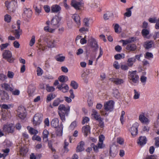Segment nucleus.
I'll use <instances>...</instances> for the list:
<instances>
[{
	"instance_id": "obj_1",
	"label": "nucleus",
	"mask_w": 159,
	"mask_h": 159,
	"mask_svg": "<svg viewBox=\"0 0 159 159\" xmlns=\"http://www.w3.org/2000/svg\"><path fill=\"white\" fill-rule=\"evenodd\" d=\"M70 107L69 106H65L64 104L60 105L58 107V114L60 119L62 122L66 120V116H67L70 111Z\"/></svg>"
},
{
	"instance_id": "obj_2",
	"label": "nucleus",
	"mask_w": 159,
	"mask_h": 159,
	"mask_svg": "<svg viewBox=\"0 0 159 159\" xmlns=\"http://www.w3.org/2000/svg\"><path fill=\"white\" fill-rule=\"evenodd\" d=\"M114 102L112 101H109L105 103L104 105V110L106 111V112L103 111H101L100 113L102 115L104 116H107L108 114L107 111H111L113 110L114 107Z\"/></svg>"
},
{
	"instance_id": "obj_3",
	"label": "nucleus",
	"mask_w": 159,
	"mask_h": 159,
	"mask_svg": "<svg viewBox=\"0 0 159 159\" xmlns=\"http://www.w3.org/2000/svg\"><path fill=\"white\" fill-rule=\"evenodd\" d=\"M128 78L130 83L137 84L139 81V76L137 74L136 70L129 71L128 74Z\"/></svg>"
},
{
	"instance_id": "obj_4",
	"label": "nucleus",
	"mask_w": 159,
	"mask_h": 159,
	"mask_svg": "<svg viewBox=\"0 0 159 159\" xmlns=\"http://www.w3.org/2000/svg\"><path fill=\"white\" fill-rule=\"evenodd\" d=\"M43 40L48 48H52L56 47V42L51 37H45L43 39Z\"/></svg>"
},
{
	"instance_id": "obj_5",
	"label": "nucleus",
	"mask_w": 159,
	"mask_h": 159,
	"mask_svg": "<svg viewBox=\"0 0 159 159\" xmlns=\"http://www.w3.org/2000/svg\"><path fill=\"white\" fill-rule=\"evenodd\" d=\"M20 21L19 20L17 21L16 24H15L12 26L13 29L17 27V30H13L11 31L14 34L16 39H19L20 35L21 34V30H20Z\"/></svg>"
},
{
	"instance_id": "obj_6",
	"label": "nucleus",
	"mask_w": 159,
	"mask_h": 159,
	"mask_svg": "<svg viewBox=\"0 0 159 159\" xmlns=\"http://www.w3.org/2000/svg\"><path fill=\"white\" fill-rule=\"evenodd\" d=\"M2 56L3 58L10 63L13 62L15 60V59L12 57L11 52L8 50H5L2 54Z\"/></svg>"
},
{
	"instance_id": "obj_7",
	"label": "nucleus",
	"mask_w": 159,
	"mask_h": 159,
	"mask_svg": "<svg viewBox=\"0 0 159 159\" xmlns=\"http://www.w3.org/2000/svg\"><path fill=\"white\" fill-rule=\"evenodd\" d=\"M43 115L40 113H37L34 116L33 119V124L34 126L39 125L42 120Z\"/></svg>"
},
{
	"instance_id": "obj_8",
	"label": "nucleus",
	"mask_w": 159,
	"mask_h": 159,
	"mask_svg": "<svg viewBox=\"0 0 159 159\" xmlns=\"http://www.w3.org/2000/svg\"><path fill=\"white\" fill-rule=\"evenodd\" d=\"M14 127L12 124H7L3 127V132L6 133H12L14 131Z\"/></svg>"
},
{
	"instance_id": "obj_9",
	"label": "nucleus",
	"mask_w": 159,
	"mask_h": 159,
	"mask_svg": "<svg viewBox=\"0 0 159 159\" xmlns=\"http://www.w3.org/2000/svg\"><path fill=\"white\" fill-rule=\"evenodd\" d=\"M17 115L20 119H24L26 116V111L24 107H20L17 110Z\"/></svg>"
},
{
	"instance_id": "obj_10",
	"label": "nucleus",
	"mask_w": 159,
	"mask_h": 159,
	"mask_svg": "<svg viewBox=\"0 0 159 159\" xmlns=\"http://www.w3.org/2000/svg\"><path fill=\"white\" fill-rule=\"evenodd\" d=\"M139 120L141 122L145 124H148L149 122V120L148 118L145 116V113L141 112L139 117Z\"/></svg>"
},
{
	"instance_id": "obj_11",
	"label": "nucleus",
	"mask_w": 159,
	"mask_h": 159,
	"mask_svg": "<svg viewBox=\"0 0 159 159\" xmlns=\"http://www.w3.org/2000/svg\"><path fill=\"white\" fill-rule=\"evenodd\" d=\"M61 18L58 16H55L51 21V26L52 27L56 28L57 29L58 27V24L61 20Z\"/></svg>"
},
{
	"instance_id": "obj_12",
	"label": "nucleus",
	"mask_w": 159,
	"mask_h": 159,
	"mask_svg": "<svg viewBox=\"0 0 159 159\" xmlns=\"http://www.w3.org/2000/svg\"><path fill=\"white\" fill-rule=\"evenodd\" d=\"M5 6L7 9L10 11H13L15 9L16 3L15 2H11L9 3L8 1H6L5 3Z\"/></svg>"
},
{
	"instance_id": "obj_13",
	"label": "nucleus",
	"mask_w": 159,
	"mask_h": 159,
	"mask_svg": "<svg viewBox=\"0 0 159 159\" xmlns=\"http://www.w3.org/2000/svg\"><path fill=\"white\" fill-rule=\"evenodd\" d=\"M139 126V124L137 122L135 123L131 128L130 132L133 136L136 135L138 133V128Z\"/></svg>"
},
{
	"instance_id": "obj_14",
	"label": "nucleus",
	"mask_w": 159,
	"mask_h": 159,
	"mask_svg": "<svg viewBox=\"0 0 159 159\" xmlns=\"http://www.w3.org/2000/svg\"><path fill=\"white\" fill-rule=\"evenodd\" d=\"M109 80L115 84L117 85H121L124 84L125 82L124 79L119 78H110Z\"/></svg>"
},
{
	"instance_id": "obj_15",
	"label": "nucleus",
	"mask_w": 159,
	"mask_h": 159,
	"mask_svg": "<svg viewBox=\"0 0 159 159\" xmlns=\"http://www.w3.org/2000/svg\"><path fill=\"white\" fill-rule=\"evenodd\" d=\"M82 3V2L80 1L72 0L71 2V4L75 9L79 10Z\"/></svg>"
},
{
	"instance_id": "obj_16",
	"label": "nucleus",
	"mask_w": 159,
	"mask_h": 159,
	"mask_svg": "<svg viewBox=\"0 0 159 159\" xmlns=\"http://www.w3.org/2000/svg\"><path fill=\"white\" fill-rule=\"evenodd\" d=\"M59 90H61L63 93L67 92L69 89V87L66 84H62L57 86Z\"/></svg>"
},
{
	"instance_id": "obj_17",
	"label": "nucleus",
	"mask_w": 159,
	"mask_h": 159,
	"mask_svg": "<svg viewBox=\"0 0 159 159\" xmlns=\"http://www.w3.org/2000/svg\"><path fill=\"white\" fill-rule=\"evenodd\" d=\"M91 116L92 118L95 119L97 120L101 118L100 115L95 109L92 110Z\"/></svg>"
},
{
	"instance_id": "obj_18",
	"label": "nucleus",
	"mask_w": 159,
	"mask_h": 159,
	"mask_svg": "<svg viewBox=\"0 0 159 159\" xmlns=\"http://www.w3.org/2000/svg\"><path fill=\"white\" fill-rule=\"evenodd\" d=\"M61 9V7L57 5H54L51 7V11L52 13H57Z\"/></svg>"
},
{
	"instance_id": "obj_19",
	"label": "nucleus",
	"mask_w": 159,
	"mask_h": 159,
	"mask_svg": "<svg viewBox=\"0 0 159 159\" xmlns=\"http://www.w3.org/2000/svg\"><path fill=\"white\" fill-rule=\"evenodd\" d=\"M154 43L152 40L147 41L144 42L143 46L146 49H149L152 47Z\"/></svg>"
},
{
	"instance_id": "obj_20",
	"label": "nucleus",
	"mask_w": 159,
	"mask_h": 159,
	"mask_svg": "<svg viewBox=\"0 0 159 159\" xmlns=\"http://www.w3.org/2000/svg\"><path fill=\"white\" fill-rule=\"evenodd\" d=\"M72 18L77 25L79 26L80 25V17L79 15L74 14L72 16Z\"/></svg>"
},
{
	"instance_id": "obj_21",
	"label": "nucleus",
	"mask_w": 159,
	"mask_h": 159,
	"mask_svg": "<svg viewBox=\"0 0 159 159\" xmlns=\"http://www.w3.org/2000/svg\"><path fill=\"white\" fill-rule=\"evenodd\" d=\"M104 145L103 142H99L98 144V145L94 146L93 143L92 144L91 146L93 147V150L94 151H97L98 148H102L104 147Z\"/></svg>"
},
{
	"instance_id": "obj_22",
	"label": "nucleus",
	"mask_w": 159,
	"mask_h": 159,
	"mask_svg": "<svg viewBox=\"0 0 159 159\" xmlns=\"http://www.w3.org/2000/svg\"><path fill=\"white\" fill-rule=\"evenodd\" d=\"M126 48L129 51H134L136 49L137 47L134 44H129L127 45Z\"/></svg>"
},
{
	"instance_id": "obj_23",
	"label": "nucleus",
	"mask_w": 159,
	"mask_h": 159,
	"mask_svg": "<svg viewBox=\"0 0 159 159\" xmlns=\"http://www.w3.org/2000/svg\"><path fill=\"white\" fill-rule=\"evenodd\" d=\"M56 29V28L52 27V26L50 27H49V26L47 25L44 26L43 28V30L45 32H49L51 33L54 32Z\"/></svg>"
},
{
	"instance_id": "obj_24",
	"label": "nucleus",
	"mask_w": 159,
	"mask_h": 159,
	"mask_svg": "<svg viewBox=\"0 0 159 159\" xmlns=\"http://www.w3.org/2000/svg\"><path fill=\"white\" fill-rule=\"evenodd\" d=\"M134 37H131L126 40H121L120 41V42H122L123 46H124L129 44H130V43L134 42Z\"/></svg>"
},
{
	"instance_id": "obj_25",
	"label": "nucleus",
	"mask_w": 159,
	"mask_h": 159,
	"mask_svg": "<svg viewBox=\"0 0 159 159\" xmlns=\"http://www.w3.org/2000/svg\"><path fill=\"white\" fill-rule=\"evenodd\" d=\"M90 40V45L91 47L93 48L94 50L98 49V45L95 39L93 38H92Z\"/></svg>"
},
{
	"instance_id": "obj_26",
	"label": "nucleus",
	"mask_w": 159,
	"mask_h": 159,
	"mask_svg": "<svg viewBox=\"0 0 159 159\" xmlns=\"http://www.w3.org/2000/svg\"><path fill=\"white\" fill-rule=\"evenodd\" d=\"M146 142L147 139L145 136H141L139 138L138 143L140 145L142 146L145 144Z\"/></svg>"
},
{
	"instance_id": "obj_27",
	"label": "nucleus",
	"mask_w": 159,
	"mask_h": 159,
	"mask_svg": "<svg viewBox=\"0 0 159 159\" xmlns=\"http://www.w3.org/2000/svg\"><path fill=\"white\" fill-rule=\"evenodd\" d=\"M82 131L84 135L87 136L88 134L90 133L89 126L88 125H86L84 126L82 128Z\"/></svg>"
},
{
	"instance_id": "obj_28",
	"label": "nucleus",
	"mask_w": 159,
	"mask_h": 159,
	"mask_svg": "<svg viewBox=\"0 0 159 159\" xmlns=\"http://www.w3.org/2000/svg\"><path fill=\"white\" fill-rule=\"evenodd\" d=\"M136 61V60L135 57L129 58L127 61V64L129 67H132Z\"/></svg>"
},
{
	"instance_id": "obj_29",
	"label": "nucleus",
	"mask_w": 159,
	"mask_h": 159,
	"mask_svg": "<svg viewBox=\"0 0 159 159\" xmlns=\"http://www.w3.org/2000/svg\"><path fill=\"white\" fill-rule=\"evenodd\" d=\"M2 94V95L1 96V98L2 100L5 101L9 99V97L7 93L0 90V95Z\"/></svg>"
},
{
	"instance_id": "obj_30",
	"label": "nucleus",
	"mask_w": 159,
	"mask_h": 159,
	"mask_svg": "<svg viewBox=\"0 0 159 159\" xmlns=\"http://www.w3.org/2000/svg\"><path fill=\"white\" fill-rule=\"evenodd\" d=\"M28 151V149L26 147L24 146L23 147H22L20 149V154L22 156H24L27 153Z\"/></svg>"
},
{
	"instance_id": "obj_31",
	"label": "nucleus",
	"mask_w": 159,
	"mask_h": 159,
	"mask_svg": "<svg viewBox=\"0 0 159 159\" xmlns=\"http://www.w3.org/2000/svg\"><path fill=\"white\" fill-rule=\"evenodd\" d=\"M84 142L83 141H81L79 145L77 146L76 148L77 152H80L84 150Z\"/></svg>"
},
{
	"instance_id": "obj_32",
	"label": "nucleus",
	"mask_w": 159,
	"mask_h": 159,
	"mask_svg": "<svg viewBox=\"0 0 159 159\" xmlns=\"http://www.w3.org/2000/svg\"><path fill=\"white\" fill-rule=\"evenodd\" d=\"M63 127L62 124H61L58 127L56 132L57 136H61L62 135Z\"/></svg>"
},
{
	"instance_id": "obj_33",
	"label": "nucleus",
	"mask_w": 159,
	"mask_h": 159,
	"mask_svg": "<svg viewBox=\"0 0 159 159\" xmlns=\"http://www.w3.org/2000/svg\"><path fill=\"white\" fill-rule=\"evenodd\" d=\"M24 13L28 17L31 16L32 13V10L30 8H24Z\"/></svg>"
},
{
	"instance_id": "obj_34",
	"label": "nucleus",
	"mask_w": 159,
	"mask_h": 159,
	"mask_svg": "<svg viewBox=\"0 0 159 159\" xmlns=\"http://www.w3.org/2000/svg\"><path fill=\"white\" fill-rule=\"evenodd\" d=\"M58 119L57 118H55L52 120L51 125L52 127L56 128L58 126Z\"/></svg>"
},
{
	"instance_id": "obj_35",
	"label": "nucleus",
	"mask_w": 159,
	"mask_h": 159,
	"mask_svg": "<svg viewBox=\"0 0 159 159\" xmlns=\"http://www.w3.org/2000/svg\"><path fill=\"white\" fill-rule=\"evenodd\" d=\"M1 87L7 91H12L13 88L10 87V85L4 83L1 84Z\"/></svg>"
},
{
	"instance_id": "obj_36",
	"label": "nucleus",
	"mask_w": 159,
	"mask_h": 159,
	"mask_svg": "<svg viewBox=\"0 0 159 159\" xmlns=\"http://www.w3.org/2000/svg\"><path fill=\"white\" fill-rule=\"evenodd\" d=\"M43 139L45 142H47L48 140V132L47 130H44L43 132Z\"/></svg>"
},
{
	"instance_id": "obj_37",
	"label": "nucleus",
	"mask_w": 159,
	"mask_h": 159,
	"mask_svg": "<svg viewBox=\"0 0 159 159\" xmlns=\"http://www.w3.org/2000/svg\"><path fill=\"white\" fill-rule=\"evenodd\" d=\"M63 100H61L60 98H57L52 103L53 107L57 106L60 103L62 102Z\"/></svg>"
},
{
	"instance_id": "obj_38",
	"label": "nucleus",
	"mask_w": 159,
	"mask_h": 159,
	"mask_svg": "<svg viewBox=\"0 0 159 159\" xmlns=\"http://www.w3.org/2000/svg\"><path fill=\"white\" fill-rule=\"evenodd\" d=\"M35 89L32 85H29L28 87V93L30 96H32L34 92Z\"/></svg>"
},
{
	"instance_id": "obj_39",
	"label": "nucleus",
	"mask_w": 159,
	"mask_h": 159,
	"mask_svg": "<svg viewBox=\"0 0 159 159\" xmlns=\"http://www.w3.org/2000/svg\"><path fill=\"white\" fill-rule=\"evenodd\" d=\"M27 128L29 130V133L31 134H36L38 133L37 130L31 127H27Z\"/></svg>"
},
{
	"instance_id": "obj_40",
	"label": "nucleus",
	"mask_w": 159,
	"mask_h": 159,
	"mask_svg": "<svg viewBox=\"0 0 159 159\" xmlns=\"http://www.w3.org/2000/svg\"><path fill=\"white\" fill-rule=\"evenodd\" d=\"M58 79L60 82L63 83L66 82L68 79L67 76L62 75L59 77Z\"/></svg>"
},
{
	"instance_id": "obj_41",
	"label": "nucleus",
	"mask_w": 159,
	"mask_h": 159,
	"mask_svg": "<svg viewBox=\"0 0 159 159\" xmlns=\"http://www.w3.org/2000/svg\"><path fill=\"white\" fill-rule=\"evenodd\" d=\"M34 8L36 14L39 15L41 12V8L40 6H37L36 5H34Z\"/></svg>"
},
{
	"instance_id": "obj_42",
	"label": "nucleus",
	"mask_w": 159,
	"mask_h": 159,
	"mask_svg": "<svg viewBox=\"0 0 159 159\" xmlns=\"http://www.w3.org/2000/svg\"><path fill=\"white\" fill-rule=\"evenodd\" d=\"M56 97V95L53 93H50L48 95L47 98V102H48Z\"/></svg>"
},
{
	"instance_id": "obj_43",
	"label": "nucleus",
	"mask_w": 159,
	"mask_h": 159,
	"mask_svg": "<svg viewBox=\"0 0 159 159\" xmlns=\"http://www.w3.org/2000/svg\"><path fill=\"white\" fill-rule=\"evenodd\" d=\"M141 33L143 36L144 37L146 38L149 34V30L146 29H143L142 30Z\"/></svg>"
},
{
	"instance_id": "obj_44",
	"label": "nucleus",
	"mask_w": 159,
	"mask_h": 159,
	"mask_svg": "<svg viewBox=\"0 0 159 159\" xmlns=\"http://www.w3.org/2000/svg\"><path fill=\"white\" fill-rule=\"evenodd\" d=\"M12 105L11 104H9L8 105L5 104H2L0 105V107H1L2 108L5 109H10Z\"/></svg>"
},
{
	"instance_id": "obj_45",
	"label": "nucleus",
	"mask_w": 159,
	"mask_h": 159,
	"mask_svg": "<svg viewBox=\"0 0 159 159\" xmlns=\"http://www.w3.org/2000/svg\"><path fill=\"white\" fill-rule=\"evenodd\" d=\"M113 96L116 98H118L120 97V93L117 89H115L113 90Z\"/></svg>"
},
{
	"instance_id": "obj_46",
	"label": "nucleus",
	"mask_w": 159,
	"mask_h": 159,
	"mask_svg": "<svg viewBox=\"0 0 159 159\" xmlns=\"http://www.w3.org/2000/svg\"><path fill=\"white\" fill-rule=\"evenodd\" d=\"M77 126V123L76 121H74L72 122L69 127V129L72 130H73Z\"/></svg>"
},
{
	"instance_id": "obj_47",
	"label": "nucleus",
	"mask_w": 159,
	"mask_h": 159,
	"mask_svg": "<svg viewBox=\"0 0 159 159\" xmlns=\"http://www.w3.org/2000/svg\"><path fill=\"white\" fill-rule=\"evenodd\" d=\"M46 89L47 91L48 92H51L54 91L55 89L52 86H50L48 84L46 85Z\"/></svg>"
},
{
	"instance_id": "obj_48",
	"label": "nucleus",
	"mask_w": 159,
	"mask_h": 159,
	"mask_svg": "<svg viewBox=\"0 0 159 159\" xmlns=\"http://www.w3.org/2000/svg\"><path fill=\"white\" fill-rule=\"evenodd\" d=\"M134 95L133 98L134 99H137L139 98L140 94L139 92L137 91L135 89L134 90Z\"/></svg>"
},
{
	"instance_id": "obj_49",
	"label": "nucleus",
	"mask_w": 159,
	"mask_h": 159,
	"mask_svg": "<svg viewBox=\"0 0 159 159\" xmlns=\"http://www.w3.org/2000/svg\"><path fill=\"white\" fill-rule=\"evenodd\" d=\"M70 85L74 89H76L78 87V84L75 81L73 80L71 81Z\"/></svg>"
},
{
	"instance_id": "obj_50",
	"label": "nucleus",
	"mask_w": 159,
	"mask_h": 159,
	"mask_svg": "<svg viewBox=\"0 0 159 159\" xmlns=\"http://www.w3.org/2000/svg\"><path fill=\"white\" fill-rule=\"evenodd\" d=\"M144 57L146 58L150 59L151 58H153V55L151 52H147L145 53L144 55Z\"/></svg>"
},
{
	"instance_id": "obj_51",
	"label": "nucleus",
	"mask_w": 159,
	"mask_h": 159,
	"mask_svg": "<svg viewBox=\"0 0 159 159\" xmlns=\"http://www.w3.org/2000/svg\"><path fill=\"white\" fill-rule=\"evenodd\" d=\"M35 42V36L34 35H33L31 37V39L29 43V45L31 47L34 44Z\"/></svg>"
},
{
	"instance_id": "obj_52",
	"label": "nucleus",
	"mask_w": 159,
	"mask_h": 159,
	"mask_svg": "<svg viewBox=\"0 0 159 159\" xmlns=\"http://www.w3.org/2000/svg\"><path fill=\"white\" fill-rule=\"evenodd\" d=\"M37 74L38 76H41L43 73V70L39 67H38L37 68Z\"/></svg>"
},
{
	"instance_id": "obj_53",
	"label": "nucleus",
	"mask_w": 159,
	"mask_h": 159,
	"mask_svg": "<svg viewBox=\"0 0 159 159\" xmlns=\"http://www.w3.org/2000/svg\"><path fill=\"white\" fill-rule=\"evenodd\" d=\"M10 44L8 43H6L4 44H2L0 46L1 50H2L6 48Z\"/></svg>"
},
{
	"instance_id": "obj_54",
	"label": "nucleus",
	"mask_w": 159,
	"mask_h": 159,
	"mask_svg": "<svg viewBox=\"0 0 159 159\" xmlns=\"http://www.w3.org/2000/svg\"><path fill=\"white\" fill-rule=\"evenodd\" d=\"M127 12H125L124 15L125 16H126L127 17H129L131 15V11L130 10V9H126Z\"/></svg>"
},
{
	"instance_id": "obj_55",
	"label": "nucleus",
	"mask_w": 159,
	"mask_h": 159,
	"mask_svg": "<svg viewBox=\"0 0 159 159\" xmlns=\"http://www.w3.org/2000/svg\"><path fill=\"white\" fill-rule=\"evenodd\" d=\"M125 115V112L123 111L121 112V115L120 118V120L122 124L124 122V116Z\"/></svg>"
},
{
	"instance_id": "obj_56",
	"label": "nucleus",
	"mask_w": 159,
	"mask_h": 159,
	"mask_svg": "<svg viewBox=\"0 0 159 159\" xmlns=\"http://www.w3.org/2000/svg\"><path fill=\"white\" fill-rule=\"evenodd\" d=\"M103 120V119L101 118L97 120L99 122V126L102 128H103L104 126Z\"/></svg>"
},
{
	"instance_id": "obj_57",
	"label": "nucleus",
	"mask_w": 159,
	"mask_h": 159,
	"mask_svg": "<svg viewBox=\"0 0 159 159\" xmlns=\"http://www.w3.org/2000/svg\"><path fill=\"white\" fill-rule=\"evenodd\" d=\"M11 17L10 16L8 15H6L4 16V20L5 21L7 22H9L11 20Z\"/></svg>"
},
{
	"instance_id": "obj_58",
	"label": "nucleus",
	"mask_w": 159,
	"mask_h": 159,
	"mask_svg": "<svg viewBox=\"0 0 159 159\" xmlns=\"http://www.w3.org/2000/svg\"><path fill=\"white\" fill-rule=\"evenodd\" d=\"M10 91L12 92L13 95H18L20 93V91L18 89H16L13 90V88L12 91Z\"/></svg>"
},
{
	"instance_id": "obj_59",
	"label": "nucleus",
	"mask_w": 159,
	"mask_h": 159,
	"mask_svg": "<svg viewBox=\"0 0 159 159\" xmlns=\"http://www.w3.org/2000/svg\"><path fill=\"white\" fill-rule=\"evenodd\" d=\"M32 139L34 140H37L38 141L40 142L41 140L40 137L37 135H34L32 137Z\"/></svg>"
},
{
	"instance_id": "obj_60",
	"label": "nucleus",
	"mask_w": 159,
	"mask_h": 159,
	"mask_svg": "<svg viewBox=\"0 0 159 159\" xmlns=\"http://www.w3.org/2000/svg\"><path fill=\"white\" fill-rule=\"evenodd\" d=\"M89 120V119L87 117H84L83 118V120L82 121V124H84L85 123H87Z\"/></svg>"
},
{
	"instance_id": "obj_61",
	"label": "nucleus",
	"mask_w": 159,
	"mask_h": 159,
	"mask_svg": "<svg viewBox=\"0 0 159 159\" xmlns=\"http://www.w3.org/2000/svg\"><path fill=\"white\" fill-rule=\"evenodd\" d=\"M65 58L64 56H58L56 57V60L58 61H63Z\"/></svg>"
},
{
	"instance_id": "obj_62",
	"label": "nucleus",
	"mask_w": 159,
	"mask_h": 159,
	"mask_svg": "<svg viewBox=\"0 0 159 159\" xmlns=\"http://www.w3.org/2000/svg\"><path fill=\"white\" fill-rule=\"evenodd\" d=\"M129 66L128 65V64L126 65H122L120 66V68L121 69L124 70H127L129 69Z\"/></svg>"
},
{
	"instance_id": "obj_63",
	"label": "nucleus",
	"mask_w": 159,
	"mask_h": 159,
	"mask_svg": "<svg viewBox=\"0 0 159 159\" xmlns=\"http://www.w3.org/2000/svg\"><path fill=\"white\" fill-rule=\"evenodd\" d=\"M7 79L6 75L3 73L0 74V80L2 81H4Z\"/></svg>"
},
{
	"instance_id": "obj_64",
	"label": "nucleus",
	"mask_w": 159,
	"mask_h": 159,
	"mask_svg": "<svg viewBox=\"0 0 159 159\" xmlns=\"http://www.w3.org/2000/svg\"><path fill=\"white\" fill-rule=\"evenodd\" d=\"M117 142L120 144H123L124 143V139L120 137L118 138L117 139Z\"/></svg>"
}]
</instances>
